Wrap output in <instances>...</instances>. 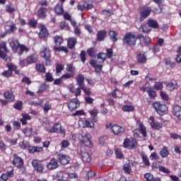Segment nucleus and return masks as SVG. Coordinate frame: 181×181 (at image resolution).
<instances>
[{
  "label": "nucleus",
  "mask_w": 181,
  "mask_h": 181,
  "mask_svg": "<svg viewBox=\"0 0 181 181\" xmlns=\"http://www.w3.org/2000/svg\"><path fill=\"white\" fill-rule=\"evenodd\" d=\"M106 59H107V55L105 54V53L100 52L98 54L97 61L94 59H91L90 61V66H92V67H94L96 73L101 72V70H103V63L105 62Z\"/></svg>",
  "instance_id": "f257e3e1"
},
{
  "label": "nucleus",
  "mask_w": 181,
  "mask_h": 181,
  "mask_svg": "<svg viewBox=\"0 0 181 181\" xmlns=\"http://www.w3.org/2000/svg\"><path fill=\"white\" fill-rule=\"evenodd\" d=\"M137 128L139 129H135L133 131V135L135 138H139V135H141L144 137L146 138L148 136L146 133V127L145 125H144V123L141 122L140 120H136V124Z\"/></svg>",
  "instance_id": "f03ea898"
},
{
  "label": "nucleus",
  "mask_w": 181,
  "mask_h": 181,
  "mask_svg": "<svg viewBox=\"0 0 181 181\" xmlns=\"http://www.w3.org/2000/svg\"><path fill=\"white\" fill-rule=\"evenodd\" d=\"M106 129H111V132L114 135H122L125 132V128L118 124H112L108 123L105 125Z\"/></svg>",
  "instance_id": "7ed1b4c3"
},
{
  "label": "nucleus",
  "mask_w": 181,
  "mask_h": 181,
  "mask_svg": "<svg viewBox=\"0 0 181 181\" xmlns=\"http://www.w3.org/2000/svg\"><path fill=\"white\" fill-rule=\"evenodd\" d=\"M153 107L158 115H165L168 112V106L162 102H155Z\"/></svg>",
  "instance_id": "20e7f679"
},
{
  "label": "nucleus",
  "mask_w": 181,
  "mask_h": 181,
  "mask_svg": "<svg viewBox=\"0 0 181 181\" xmlns=\"http://www.w3.org/2000/svg\"><path fill=\"white\" fill-rule=\"evenodd\" d=\"M123 42L127 46H135L136 45V35L132 33H127L124 37Z\"/></svg>",
  "instance_id": "39448f33"
},
{
  "label": "nucleus",
  "mask_w": 181,
  "mask_h": 181,
  "mask_svg": "<svg viewBox=\"0 0 181 181\" xmlns=\"http://www.w3.org/2000/svg\"><path fill=\"white\" fill-rule=\"evenodd\" d=\"M78 139L81 144H83L85 146H88V148H91L93 146V142L90 139V137L87 136V134L83 132L78 136Z\"/></svg>",
  "instance_id": "423d86ee"
},
{
  "label": "nucleus",
  "mask_w": 181,
  "mask_h": 181,
  "mask_svg": "<svg viewBox=\"0 0 181 181\" xmlns=\"http://www.w3.org/2000/svg\"><path fill=\"white\" fill-rule=\"evenodd\" d=\"M151 13H152V8L151 7H144L140 11V17L138 18L139 22L145 21Z\"/></svg>",
  "instance_id": "0eeeda50"
},
{
  "label": "nucleus",
  "mask_w": 181,
  "mask_h": 181,
  "mask_svg": "<svg viewBox=\"0 0 181 181\" xmlns=\"http://www.w3.org/2000/svg\"><path fill=\"white\" fill-rule=\"evenodd\" d=\"M78 153L81 156V159L83 162H86L87 163L91 162V156L83 147L78 151Z\"/></svg>",
  "instance_id": "6e6552de"
},
{
  "label": "nucleus",
  "mask_w": 181,
  "mask_h": 181,
  "mask_svg": "<svg viewBox=\"0 0 181 181\" xmlns=\"http://www.w3.org/2000/svg\"><path fill=\"white\" fill-rule=\"evenodd\" d=\"M123 145L125 148H127V149H135L138 145V141L134 138L126 139Z\"/></svg>",
  "instance_id": "1a4fd4ad"
},
{
  "label": "nucleus",
  "mask_w": 181,
  "mask_h": 181,
  "mask_svg": "<svg viewBox=\"0 0 181 181\" xmlns=\"http://www.w3.org/2000/svg\"><path fill=\"white\" fill-rule=\"evenodd\" d=\"M93 122H90L88 119H80L78 120V125L81 127V128H90L93 129L95 127Z\"/></svg>",
  "instance_id": "9d476101"
},
{
  "label": "nucleus",
  "mask_w": 181,
  "mask_h": 181,
  "mask_svg": "<svg viewBox=\"0 0 181 181\" xmlns=\"http://www.w3.org/2000/svg\"><path fill=\"white\" fill-rule=\"evenodd\" d=\"M52 131V134H61V135H66V129H64L60 123L54 124Z\"/></svg>",
  "instance_id": "9b49d317"
},
{
  "label": "nucleus",
  "mask_w": 181,
  "mask_h": 181,
  "mask_svg": "<svg viewBox=\"0 0 181 181\" xmlns=\"http://www.w3.org/2000/svg\"><path fill=\"white\" fill-rule=\"evenodd\" d=\"M69 109L70 111H74L76 108L80 107V102L77 98L72 99L68 104Z\"/></svg>",
  "instance_id": "f8f14e48"
},
{
  "label": "nucleus",
  "mask_w": 181,
  "mask_h": 181,
  "mask_svg": "<svg viewBox=\"0 0 181 181\" xmlns=\"http://www.w3.org/2000/svg\"><path fill=\"white\" fill-rule=\"evenodd\" d=\"M57 160L61 165H67L70 162V157L64 154H59L57 156Z\"/></svg>",
  "instance_id": "ddd939ff"
},
{
  "label": "nucleus",
  "mask_w": 181,
  "mask_h": 181,
  "mask_svg": "<svg viewBox=\"0 0 181 181\" xmlns=\"http://www.w3.org/2000/svg\"><path fill=\"white\" fill-rule=\"evenodd\" d=\"M41 56L45 60H49L52 56V53L50 52V49L48 47H44L41 51Z\"/></svg>",
  "instance_id": "4468645a"
},
{
  "label": "nucleus",
  "mask_w": 181,
  "mask_h": 181,
  "mask_svg": "<svg viewBox=\"0 0 181 181\" xmlns=\"http://www.w3.org/2000/svg\"><path fill=\"white\" fill-rule=\"evenodd\" d=\"M32 165L37 172H39L40 173L43 172V165L40 164L39 160H33L32 161Z\"/></svg>",
  "instance_id": "2eb2a0df"
},
{
  "label": "nucleus",
  "mask_w": 181,
  "mask_h": 181,
  "mask_svg": "<svg viewBox=\"0 0 181 181\" xmlns=\"http://www.w3.org/2000/svg\"><path fill=\"white\" fill-rule=\"evenodd\" d=\"M149 119L150 121H151L150 125L153 129H156V131H158L160 129V128H162V124L155 122V117H150Z\"/></svg>",
  "instance_id": "dca6fc26"
},
{
  "label": "nucleus",
  "mask_w": 181,
  "mask_h": 181,
  "mask_svg": "<svg viewBox=\"0 0 181 181\" xmlns=\"http://www.w3.org/2000/svg\"><path fill=\"white\" fill-rule=\"evenodd\" d=\"M13 163L16 168H22L23 166V159L18 156H15Z\"/></svg>",
  "instance_id": "f3484780"
},
{
  "label": "nucleus",
  "mask_w": 181,
  "mask_h": 181,
  "mask_svg": "<svg viewBox=\"0 0 181 181\" xmlns=\"http://www.w3.org/2000/svg\"><path fill=\"white\" fill-rule=\"evenodd\" d=\"M47 169L53 170V169H57L59 168V163L56 158H52L47 165Z\"/></svg>",
  "instance_id": "a211bd4d"
},
{
  "label": "nucleus",
  "mask_w": 181,
  "mask_h": 181,
  "mask_svg": "<svg viewBox=\"0 0 181 181\" xmlns=\"http://www.w3.org/2000/svg\"><path fill=\"white\" fill-rule=\"evenodd\" d=\"M40 33H39V37L40 39H42V37H46L47 35H49V33L47 32V30L46 29V27L43 24H41L39 25Z\"/></svg>",
  "instance_id": "6ab92c4d"
},
{
  "label": "nucleus",
  "mask_w": 181,
  "mask_h": 181,
  "mask_svg": "<svg viewBox=\"0 0 181 181\" xmlns=\"http://www.w3.org/2000/svg\"><path fill=\"white\" fill-rule=\"evenodd\" d=\"M10 46L13 52H14V53H16L19 50V46H21V45H19V41H18V40L13 39L10 42Z\"/></svg>",
  "instance_id": "aec40b11"
},
{
  "label": "nucleus",
  "mask_w": 181,
  "mask_h": 181,
  "mask_svg": "<svg viewBox=\"0 0 181 181\" xmlns=\"http://www.w3.org/2000/svg\"><path fill=\"white\" fill-rule=\"evenodd\" d=\"M166 88L167 90H169V91H173V90H177L179 88V85H177V82L176 81H174L173 82H169L166 84Z\"/></svg>",
  "instance_id": "412c9836"
},
{
  "label": "nucleus",
  "mask_w": 181,
  "mask_h": 181,
  "mask_svg": "<svg viewBox=\"0 0 181 181\" xmlns=\"http://www.w3.org/2000/svg\"><path fill=\"white\" fill-rule=\"evenodd\" d=\"M69 90L72 94H74L76 95V97H78L79 95H81V88L80 86L76 88L74 86L71 85Z\"/></svg>",
  "instance_id": "4be33fe9"
},
{
  "label": "nucleus",
  "mask_w": 181,
  "mask_h": 181,
  "mask_svg": "<svg viewBox=\"0 0 181 181\" xmlns=\"http://www.w3.org/2000/svg\"><path fill=\"white\" fill-rule=\"evenodd\" d=\"M44 128L47 132H49V134H53V122L49 121L45 122Z\"/></svg>",
  "instance_id": "5701e85b"
},
{
  "label": "nucleus",
  "mask_w": 181,
  "mask_h": 181,
  "mask_svg": "<svg viewBox=\"0 0 181 181\" xmlns=\"http://www.w3.org/2000/svg\"><path fill=\"white\" fill-rule=\"evenodd\" d=\"M173 111L175 117L181 120V107L179 105H175Z\"/></svg>",
  "instance_id": "b1692460"
},
{
  "label": "nucleus",
  "mask_w": 181,
  "mask_h": 181,
  "mask_svg": "<svg viewBox=\"0 0 181 181\" xmlns=\"http://www.w3.org/2000/svg\"><path fill=\"white\" fill-rule=\"evenodd\" d=\"M84 75L79 74L76 77V83L78 86V87H83L84 86Z\"/></svg>",
  "instance_id": "393cba45"
},
{
  "label": "nucleus",
  "mask_w": 181,
  "mask_h": 181,
  "mask_svg": "<svg viewBox=\"0 0 181 181\" xmlns=\"http://www.w3.org/2000/svg\"><path fill=\"white\" fill-rule=\"evenodd\" d=\"M4 98L7 101H13L15 100V95H13V93L12 92L7 91L4 93Z\"/></svg>",
  "instance_id": "a878e982"
},
{
  "label": "nucleus",
  "mask_w": 181,
  "mask_h": 181,
  "mask_svg": "<svg viewBox=\"0 0 181 181\" xmlns=\"http://www.w3.org/2000/svg\"><path fill=\"white\" fill-rule=\"evenodd\" d=\"M90 115L93 117V121L94 122H97V120L95 119V117H97V115H98V109L97 108H93L90 110L88 111Z\"/></svg>",
  "instance_id": "bb28decb"
},
{
  "label": "nucleus",
  "mask_w": 181,
  "mask_h": 181,
  "mask_svg": "<svg viewBox=\"0 0 181 181\" xmlns=\"http://www.w3.org/2000/svg\"><path fill=\"white\" fill-rule=\"evenodd\" d=\"M136 59H137V62L138 63H142V64H145L146 63V56L145 55V54H139L136 56Z\"/></svg>",
  "instance_id": "cd10ccee"
},
{
  "label": "nucleus",
  "mask_w": 181,
  "mask_h": 181,
  "mask_svg": "<svg viewBox=\"0 0 181 181\" xmlns=\"http://www.w3.org/2000/svg\"><path fill=\"white\" fill-rule=\"evenodd\" d=\"M107 35V32L105 30L99 31L97 34V39L99 42H103L105 39V35Z\"/></svg>",
  "instance_id": "c85d7f7f"
},
{
  "label": "nucleus",
  "mask_w": 181,
  "mask_h": 181,
  "mask_svg": "<svg viewBox=\"0 0 181 181\" xmlns=\"http://www.w3.org/2000/svg\"><path fill=\"white\" fill-rule=\"evenodd\" d=\"M22 117L23 118L20 119L21 122L22 123V125H26V124H28L26 121H29L32 118L30 115L28 114H23Z\"/></svg>",
  "instance_id": "c756f323"
},
{
  "label": "nucleus",
  "mask_w": 181,
  "mask_h": 181,
  "mask_svg": "<svg viewBox=\"0 0 181 181\" xmlns=\"http://www.w3.org/2000/svg\"><path fill=\"white\" fill-rule=\"evenodd\" d=\"M139 32L142 33H149L151 32V28L147 25H141L139 28Z\"/></svg>",
  "instance_id": "7c9ffc66"
},
{
  "label": "nucleus",
  "mask_w": 181,
  "mask_h": 181,
  "mask_svg": "<svg viewBox=\"0 0 181 181\" xmlns=\"http://www.w3.org/2000/svg\"><path fill=\"white\" fill-rule=\"evenodd\" d=\"M55 12L58 15L64 13V8H63V4H57L55 6Z\"/></svg>",
  "instance_id": "2f4dec72"
},
{
  "label": "nucleus",
  "mask_w": 181,
  "mask_h": 181,
  "mask_svg": "<svg viewBox=\"0 0 181 181\" xmlns=\"http://www.w3.org/2000/svg\"><path fill=\"white\" fill-rule=\"evenodd\" d=\"M37 60V57L36 54H32L27 57V63L28 64H33V63H35Z\"/></svg>",
  "instance_id": "473e14b6"
},
{
  "label": "nucleus",
  "mask_w": 181,
  "mask_h": 181,
  "mask_svg": "<svg viewBox=\"0 0 181 181\" xmlns=\"http://www.w3.org/2000/svg\"><path fill=\"white\" fill-rule=\"evenodd\" d=\"M42 151H43V148L39 146H32L28 149V152H30V153H35V152H42Z\"/></svg>",
  "instance_id": "72a5a7b5"
},
{
  "label": "nucleus",
  "mask_w": 181,
  "mask_h": 181,
  "mask_svg": "<svg viewBox=\"0 0 181 181\" xmlns=\"http://www.w3.org/2000/svg\"><path fill=\"white\" fill-rule=\"evenodd\" d=\"M148 25L149 28H153V29H158V28H159V24H158V22L154 20H149Z\"/></svg>",
  "instance_id": "f704fd0d"
},
{
  "label": "nucleus",
  "mask_w": 181,
  "mask_h": 181,
  "mask_svg": "<svg viewBox=\"0 0 181 181\" xmlns=\"http://www.w3.org/2000/svg\"><path fill=\"white\" fill-rule=\"evenodd\" d=\"M76 43H77V40L74 37H71L68 40V46L69 49H73V47L76 46Z\"/></svg>",
  "instance_id": "c9c22d12"
},
{
  "label": "nucleus",
  "mask_w": 181,
  "mask_h": 181,
  "mask_svg": "<svg viewBox=\"0 0 181 181\" xmlns=\"http://www.w3.org/2000/svg\"><path fill=\"white\" fill-rule=\"evenodd\" d=\"M160 155L162 158H167V156H169V149L166 146H164L160 151Z\"/></svg>",
  "instance_id": "e433bc0d"
},
{
  "label": "nucleus",
  "mask_w": 181,
  "mask_h": 181,
  "mask_svg": "<svg viewBox=\"0 0 181 181\" xmlns=\"http://www.w3.org/2000/svg\"><path fill=\"white\" fill-rule=\"evenodd\" d=\"M123 170L124 173H127V175H130L132 171L131 164L129 163H125L123 166Z\"/></svg>",
  "instance_id": "4c0bfd02"
},
{
  "label": "nucleus",
  "mask_w": 181,
  "mask_h": 181,
  "mask_svg": "<svg viewBox=\"0 0 181 181\" xmlns=\"http://www.w3.org/2000/svg\"><path fill=\"white\" fill-rule=\"evenodd\" d=\"M38 17L41 19L46 18V8L42 7L38 10Z\"/></svg>",
  "instance_id": "58836bf2"
},
{
  "label": "nucleus",
  "mask_w": 181,
  "mask_h": 181,
  "mask_svg": "<svg viewBox=\"0 0 181 181\" xmlns=\"http://www.w3.org/2000/svg\"><path fill=\"white\" fill-rule=\"evenodd\" d=\"M54 42L56 46H60L63 43V37L61 36L57 35L54 37Z\"/></svg>",
  "instance_id": "ea45409f"
},
{
  "label": "nucleus",
  "mask_w": 181,
  "mask_h": 181,
  "mask_svg": "<svg viewBox=\"0 0 181 181\" xmlns=\"http://www.w3.org/2000/svg\"><path fill=\"white\" fill-rule=\"evenodd\" d=\"M87 52H88V54L90 57H95V54L97 53V49H95L94 47H90V48L88 49Z\"/></svg>",
  "instance_id": "a19ab883"
},
{
  "label": "nucleus",
  "mask_w": 181,
  "mask_h": 181,
  "mask_svg": "<svg viewBox=\"0 0 181 181\" xmlns=\"http://www.w3.org/2000/svg\"><path fill=\"white\" fill-rule=\"evenodd\" d=\"M109 36H110V39L112 40V42H117V40H118L117 38L118 34H117L114 30L109 31Z\"/></svg>",
  "instance_id": "79ce46f5"
},
{
  "label": "nucleus",
  "mask_w": 181,
  "mask_h": 181,
  "mask_svg": "<svg viewBox=\"0 0 181 181\" xmlns=\"http://www.w3.org/2000/svg\"><path fill=\"white\" fill-rule=\"evenodd\" d=\"M23 52H29V48L23 45H21L18 47V50L16 53H18V54H22Z\"/></svg>",
  "instance_id": "37998d69"
},
{
  "label": "nucleus",
  "mask_w": 181,
  "mask_h": 181,
  "mask_svg": "<svg viewBox=\"0 0 181 181\" xmlns=\"http://www.w3.org/2000/svg\"><path fill=\"white\" fill-rule=\"evenodd\" d=\"M50 110H52V105L50 104V103L49 102H46L44 105V112L45 114H47V112H49V111H50Z\"/></svg>",
  "instance_id": "c03bdc74"
},
{
  "label": "nucleus",
  "mask_w": 181,
  "mask_h": 181,
  "mask_svg": "<svg viewBox=\"0 0 181 181\" xmlns=\"http://www.w3.org/2000/svg\"><path fill=\"white\" fill-rule=\"evenodd\" d=\"M147 93L151 98H155V97H156V91L153 90L151 88H148Z\"/></svg>",
  "instance_id": "a18cd8bd"
},
{
  "label": "nucleus",
  "mask_w": 181,
  "mask_h": 181,
  "mask_svg": "<svg viewBox=\"0 0 181 181\" xmlns=\"http://www.w3.org/2000/svg\"><path fill=\"white\" fill-rule=\"evenodd\" d=\"M66 71L69 73H74L76 71V67L73 66V64H68L66 65Z\"/></svg>",
  "instance_id": "49530a36"
},
{
  "label": "nucleus",
  "mask_w": 181,
  "mask_h": 181,
  "mask_svg": "<svg viewBox=\"0 0 181 181\" xmlns=\"http://www.w3.org/2000/svg\"><path fill=\"white\" fill-rule=\"evenodd\" d=\"M122 110L125 112H131V111H134V106L132 105H124L122 107Z\"/></svg>",
  "instance_id": "de8ad7c7"
},
{
  "label": "nucleus",
  "mask_w": 181,
  "mask_h": 181,
  "mask_svg": "<svg viewBox=\"0 0 181 181\" xmlns=\"http://www.w3.org/2000/svg\"><path fill=\"white\" fill-rule=\"evenodd\" d=\"M142 160L145 166H150L151 163L149 162V159H148V156L146 155H143L142 156Z\"/></svg>",
  "instance_id": "09e8293b"
},
{
  "label": "nucleus",
  "mask_w": 181,
  "mask_h": 181,
  "mask_svg": "<svg viewBox=\"0 0 181 181\" xmlns=\"http://www.w3.org/2000/svg\"><path fill=\"white\" fill-rule=\"evenodd\" d=\"M115 156L119 159H122L124 158V154H122V152L119 148H116L115 151Z\"/></svg>",
  "instance_id": "8fccbe9b"
},
{
  "label": "nucleus",
  "mask_w": 181,
  "mask_h": 181,
  "mask_svg": "<svg viewBox=\"0 0 181 181\" xmlns=\"http://www.w3.org/2000/svg\"><path fill=\"white\" fill-rule=\"evenodd\" d=\"M54 49L57 52H65V53H69V49L65 47H54Z\"/></svg>",
  "instance_id": "3c124183"
},
{
  "label": "nucleus",
  "mask_w": 181,
  "mask_h": 181,
  "mask_svg": "<svg viewBox=\"0 0 181 181\" xmlns=\"http://www.w3.org/2000/svg\"><path fill=\"white\" fill-rule=\"evenodd\" d=\"M0 58L3 59V60H5V62H9L11 59H9V57H8L2 50L0 49Z\"/></svg>",
  "instance_id": "603ef678"
},
{
  "label": "nucleus",
  "mask_w": 181,
  "mask_h": 181,
  "mask_svg": "<svg viewBox=\"0 0 181 181\" xmlns=\"http://www.w3.org/2000/svg\"><path fill=\"white\" fill-rule=\"evenodd\" d=\"M23 132L25 136H30L32 135V128H25L23 129Z\"/></svg>",
  "instance_id": "864d4df0"
},
{
  "label": "nucleus",
  "mask_w": 181,
  "mask_h": 181,
  "mask_svg": "<svg viewBox=\"0 0 181 181\" xmlns=\"http://www.w3.org/2000/svg\"><path fill=\"white\" fill-rule=\"evenodd\" d=\"M60 28L61 29H64L65 30H69L70 27L69 26V24L66 23V22L62 21L60 23Z\"/></svg>",
  "instance_id": "5fc2aeb1"
},
{
  "label": "nucleus",
  "mask_w": 181,
  "mask_h": 181,
  "mask_svg": "<svg viewBox=\"0 0 181 181\" xmlns=\"http://www.w3.org/2000/svg\"><path fill=\"white\" fill-rule=\"evenodd\" d=\"M105 54L107 59H111V57H112V55L114 54V52H112V48L107 49Z\"/></svg>",
  "instance_id": "6e6d98bb"
},
{
  "label": "nucleus",
  "mask_w": 181,
  "mask_h": 181,
  "mask_svg": "<svg viewBox=\"0 0 181 181\" xmlns=\"http://www.w3.org/2000/svg\"><path fill=\"white\" fill-rule=\"evenodd\" d=\"M143 38V40L146 45H148V43H151V38L149 37H144L142 35H139L138 38L141 39Z\"/></svg>",
  "instance_id": "4d7b16f0"
},
{
  "label": "nucleus",
  "mask_w": 181,
  "mask_h": 181,
  "mask_svg": "<svg viewBox=\"0 0 181 181\" xmlns=\"http://www.w3.org/2000/svg\"><path fill=\"white\" fill-rule=\"evenodd\" d=\"M19 146L21 149H26L29 146V143L26 141H23L19 144Z\"/></svg>",
  "instance_id": "13d9d810"
},
{
  "label": "nucleus",
  "mask_w": 181,
  "mask_h": 181,
  "mask_svg": "<svg viewBox=\"0 0 181 181\" xmlns=\"http://www.w3.org/2000/svg\"><path fill=\"white\" fill-rule=\"evenodd\" d=\"M81 90H83V93H85V94H86L87 95H90V94H91V90H90V88L86 87V86H81Z\"/></svg>",
  "instance_id": "bf43d9fd"
},
{
  "label": "nucleus",
  "mask_w": 181,
  "mask_h": 181,
  "mask_svg": "<svg viewBox=\"0 0 181 181\" xmlns=\"http://www.w3.org/2000/svg\"><path fill=\"white\" fill-rule=\"evenodd\" d=\"M64 69V66L60 64H57L56 66V71L57 73H62Z\"/></svg>",
  "instance_id": "052dcab7"
},
{
  "label": "nucleus",
  "mask_w": 181,
  "mask_h": 181,
  "mask_svg": "<svg viewBox=\"0 0 181 181\" xmlns=\"http://www.w3.org/2000/svg\"><path fill=\"white\" fill-rule=\"evenodd\" d=\"M36 69L37 71H40V73H45V66L42 64H39L36 66Z\"/></svg>",
  "instance_id": "680f3d73"
},
{
  "label": "nucleus",
  "mask_w": 181,
  "mask_h": 181,
  "mask_svg": "<svg viewBox=\"0 0 181 181\" xmlns=\"http://www.w3.org/2000/svg\"><path fill=\"white\" fill-rule=\"evenodd\" d=\"M144 177L147 181H152L153 179V175L151 173H148L144 175Z\"/></svg>",
  "instance_id": "e2e57ef3"
},
{
  "label": "nucleus",
  "mask_w": 181,
  "mask_h": 181,
  "mask_svg": "<svg viewBox=\"0 0 181 181\" xmlns=\"http://www.w3.org/2000/svg\"><path fill=\"white\" fill-rule=\"evenodd\" d=\"M22 105H23V103H22V101H18L16 104L14 105V108L16 110H22Z\"/></svg>",
  "instance_id": "0e129e2a"
},
{
  "label": "nucleus",
  "mask_w": 181,
  "mask_h": 181,
  "mask_svg": "<svg viewBox=\"0 0 181 181\" xmlns=\"http://www.w3.org/2000/svg\"><path fill=\"white\" fill-rule=\"evenodd\" d=\"M46 81L52 82L53 81V75L50 73H47L45 75Z\"/></svg>",
  "instance_id": "69168bd1"
},
{
  "label": "nucleus",
  "mask_w": 181,
  "mask_h": 181,
  "mask_svg": "<svg viewBox=\"0 0 181 181\" xmlns=\"http://www.w3.org/2000/svg\"><path fill=\"white\" fill-rule=\"evenodd\" d=\"M0 49H3L4 52H9V50H8V48L6 47V42H1L0 43Z\"/></svg>",
  "instance_id": "338daca9"
},
{
  "label": "nucleus",
  "mask_w": 181,
  "mask_h": 181,
  "mask_svg": "<svg viewBox=\"0 0 181 181\" xmlns=\"http://www.w3.org/2000/svg\"><path fill=\"white\" fill-rule=\"evenodd\" d=\"M170 136L172 139H180V141H181V136L176 133H171Z\"/></svg>",
  "instance_id": "774afa93"
}]
</instances>
